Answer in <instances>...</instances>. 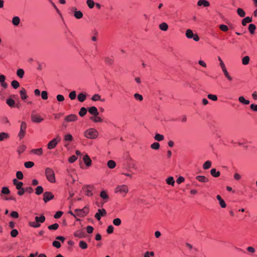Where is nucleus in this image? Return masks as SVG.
Returning <instances> with one entry per match:
<instances>
[{"instance_id":"obj_49","label":"nucleus","mask_w":257,"mask_h":257,"mask_svg":"<svg viewBox=\"0 0 257 257\" xmlns=\"http://www.w3.org/2000/svg\"><path fill=\"white\" fill-rule=\"evenodd\" d=\"M154 139L157 141H162L164 139V137L163 135L157 134L155 135Z\"/></svg>"},{"instance_id":"obj_24","label":"nucleus","mask_w":257,"mask_h":257,"mask_svg":"<svg viewBox=\"0 0 257 257\" xmlns=\"http://www.w3.org/2000/svg\"><path fill=\"white\" fill-rule=\"evenodd\" d=\"M20 94L21 96V98L22 100L26 99L28 97L27 95L26 90L24 88H22V89L20 91Z\"/></svg>"},{"instance_id":"obj_28","label":"nucleus","mask_w":257,"mask_h":257,"mask_svg":"<svg viewBox=\"0 0 257 257\" xmlns=\"http://www.w3.org/2000/svg\"><path fill=\"white\" fill-rule=\"evenodd\" d=\"M252 21V17H246L242 20L241 24L243 26H246L247 23Z\"/></svg>"},{"instance_id":"obj_50","label":"nucleus","mask_w":257,"mask_h":257,"mask_svg":"<svg viewBox=\"0 0 257 257\" xmlns=\"http://www.w3.org/2000/svg\"><path fill=\"white\" fill-rule=\"evenodd\" d=\"M166 182L168 185L173 186L175 183V181L173 177L170 176L166 179Z\"/></svg>"},{"instance_id":"obj_33","label":"nucleus","mask_w":257,"mask_h":257,"mask_svg":"<svg viewBox=\"0 0 257 257\" xmlns=\"http://www.w3.org/2000/svg\"><path fill=\"white\" fill-rule=\"evenodd\" d=\"M159 28L162 31H166L168 29V25L166 23L163 22L159 25Z\"/></svg>"},{"instance_id":"obj_15","label":"nucleus","mask_w":257,"mask_h":257,"mask_svg":"<svg viewBox=\"0 0 257 257\" xmlns=\"http://www.w3.org/2000/svg\"><path fill=\"white\" fill-rule=\"evenodd\" d=\"M88 112L92 115H98L99 114V112L98 111L97 108L95 106H91L88 108Z\"/></svg>"},{"instance_id":"obj_9","label":"nucleus","mask_w":257,"mask_h":257,"mask_svg":"<svg viewBox=\"0 0 257 257\" xmlns=\"http://www.w3.org/2000/svg\"><path fill=\"white\" fill-rule=\"evenodd\" d=\"M31 117L32 121L35 123H40L44 119L40 115L35 114L34 112L32 113Z\"/></svg>"},{"instance_id":"obj_43","label":"nucleus","mask_w":257,"mask_h":257,"mask_svg":"<svg viewBox=\"0 0 257 257\" xmlns=\"http://www.w3.org/2000/svg\"><path fill=\"white\" fill-rule=\"evenodd\" d=\"M211 162L210 161H206L203 165V168L204 170H207L210 168L211 166Z\"/></svg>"},{"instance_id":"obj_53","label":"nucleus","mask_w":257,"mask_h":257,"mask_svg":"<svg viewBox=\"0 0 257 257\" xmlns=\"http://www.w3.org/2000/svg\"><path fill=\"white\" fill-rule=\"evenodd\" d=\"M34 163L32 161L26 162L24 163V166L26 168H31L34 166Z\"/></svg>"},{"instance_id":"obj_41","label":"nucleus","mask_w":257,"mask_h":257,"mask_svg":"<svg viewBox=\"0 0 257 257\" xmlns=\"http://www.w3.org/2000/svg\"><path fill=\"white\" fill-rule=\"evenodd\" d=\"M107 167L110 169H113L116 166L115 162L113 160H109L107 163Z\"/></svg>"},{"instance_id":"obj_46","label":"nucleus","mask_w":257,"mask_h":257,"mask_svg":"<svg viewBox=\"0 0 257 257\" xmlns=\"http://www.w3.org/2000/svg\"><path fill=\"white\" fill-rule=\"evenodd\" d=\"M249 60H250L249 57L248 56H245L243 57L242 59V63L244 65H246L249 63Z\"/></svg>"},{"instance_id":"obj_22","label":"nucleus","mask_w":257,"mask_h":257,"mask_svg":"<svg viewBox=\"0 0 257 257\" xmlns=\"http://www.w3.org/2000/svg\"><path fill=\"white\" fill-rule=\"evenodd\" d=\"M90 119L95 123L102 122L103 121V119L98 115L91 116Z\"/></svg>"},{"instance_id":"obj_29","label":"nucleus","mask_w":257,"mask_h":257,"mask_svg":"<svg viewBox=\"0 0 257 257\" xmlns=\"http://www.w3.org/2000/svg\"><path fill=\"white\" fill-rule=\"evenodd\" d=\"M17 75L18 77L22 79L24 77L25 74V71L24 69L22 68H19L17 70L16 72Z\"/></svg>"},{"instance_id":"obj_45","label":"nucleus","mask_w":257,"mask_h":257,"mask_svg":"<svg viewBox=\"0 0 257 257\" xmlns=\"http://www.w3.org/2000/svg\"><path fill=\"white\" fill-rule=\"evenodd\" d=\"M87 113V109L84 107H82L80 108V111H79V115L81 117L84 116Z\"/></svg>"},{"instance_id":"obj_51","label":"nucleus","mask_w":257,"mask_h":257,"mask_svg":"<svg viewBox=\"0 0 257 257\" xmlns=\"http://www.w3.org/2000/svg\"><path fill=\"white\" fill-rule=\"evenodd\" d=\"M160 145L159 143L155 142L151 145V148L153 150H157L160 148Z\"/></svg>"},{"instance_id":"obj_31","label":"nucleus","mask_w":257,"mask_h":257,"mask_svg":"<svg viewBox=\"0 0 257 257\" xmlns=\"http://www.w3.org/2000/svg\"><path fill=\"white\" fill-rule=\"evenodd\" d=\"M225 77L230 81L232 80V77L229 75L226 68L222 69Z\"/></svg>"},{"instance_id":"obj_11","label":"nucleus","mask_w":257,"mask_h":257,"mask_svg":"<svg viewBox=\"0 0 257 257\" xmlns=\"http://www.w3.org/2000/svg\"><path fill=\"white\" fill-rule=\"evenodd\" d=\"M78 119V116L75 114H71L67 115L64 118V121L66 122H71L76 121Z\"/></svg>"},{"instance_id":"obj_40","label":"nucleus","mask_w":257,"mask_h":257,"mask_svg":"<svg viewBox=\"0 0 257 257\" xmlns=\"http://www.w3.org/2000/svg\"><path fill=\"white\" fill-rule=\"evenodd\" d=\"M74 16L77 19H80L82 18L83 14L80 11H75L74 14Z\"/></svg>"},{"instance_id":"obj_37","label":"nucleus","mask_w":257,"mask_h":257,"mask_svg":"<svg viewBox=\"0 0 257 257\" xmlns=\"http://www.w3.org/2000/svg\"><path fill=\"white\" fill-rule=\"evenodd\" d=\"M43 188L41 186H38L35 189V194L39 195L43 192Z\"/></svg>"},{"instance_id":"obj_19","label":"nucleus","mask_w":257,"mask_h":257,"mask_svg":"<svg viewBox=\"0 0 257 257\" xmlns=\"http://www.w3.org/2000/svg\"><path fill=\"white\" fill-rule=\"evenodd\" d=\"M197 5L198 6H203L204 7H207L210 6V3L207 0H199L197 2Z\"/></svg>"},{"instance_id":"obj_26","label":"nucleus","mask_w":257,"mask_h":257,"mask_svg":"<svg viewBox=\"0 0 257 257\" xmlns=\"http://www.w3.org/2000/svg\"><path fill=\"white\" fill-rule=\"evenodd\" d=\"M13 182L17 189H21V187H22L23 185V183L22 182L18 181L17 179H14Z\"/></svg>"},{"instance_id":"obj_1","label":"nucleus","mask_w":257,"mask_h":257,"mask_svg":"<svg viewBox=\"0 0 257 257\" xmlns=\"http://www.w3.org/2000/svg\"><path fill=\"white\" fill-rule=\"evenodd\" d=\"M129 189L128 186L125 184H121L117 185L114 190L115 194H118L122 197H125L128 192Z\"/></svg>"},{"instance_id":"obj_4","label":"nucleus","mask_w":257,"mask_h":257,"mask_svg":"<svg viewBox=\"0 0 257 257\" xmlns=\"http://www.w3.org/2000/svg\"><path fill=\"white\" fill-rule=\"evenodd\" d=\"M45 175L49 182L50 183H55L56 182L55 174L52 169L47 168L45 170Z\"/></svg>"},{"instance_id":"obj_14","label":"nucleus","mask_w":257,"mask_h":257,"mask_svg":"<svg viewBox=\"0 0 257 257\" xmlns=\"http://www.w3.org/2000/svg\"><path fill=\"white\" fill-rule=\"evenodd\" d=\"M74 235L75 237L81 238L85 237V233L83 229H79L74 232Z\"/></svg>"},{"instance_id":"obj_52","label":"nucleus","mask_w":257,"mask_h":257,"mask_svg":"<svg viewBox=\"0 0 257 257\" xmlns=\"http://www.w3.org/2000/svg\"><path fill=\"white\" fill-rule=\"evenodd\" d=\"M64 140L66 142H71L73 140V137L71 134H68L64 136Z\"/></svg>"},{"instance_id":"obj_23","label":"nucleus","mask_w":257,"mask_h":257,"mask_svg":"<svg viewBox=\"0 0 257 257\" xmlns=\"http://www.w3.org/2000/svg\"><path fill=\"white\" fill-rule=\"evenodd\" d=\"M217 199L219 201V205L221 208H225L226 206L225 202L222 199L219 195L216 196Z\"/></svg>"},{"instance_id":"obj_5","label":"nucleus","mask_w":257,"mask_h":257,"mask_svg":"<svg viewBox=\"0 0 257 257\" xmlns=\"http://www.w3.org/2000/svg\"><path fill=\"white\" fill-rule=\"evenodd\" d=\"M82 190L84 192L85 195L87 197L93 196L94 190L93 186L90 185H85L82 187Z\"/></svg>"},{"instance_id":"obj_27","label":"nucleus","mask_w":257,"mask_h":257,"mask_svg":"<svg viewBox=\"0 0 257 257\" xmlns=\"http://www.w3.org/2000/svg\"><path fill=\"white\" fill-rule=\"evenodd\" d=\"M211 175L214 177H218L220 176V173L219 171H217L216 169L213 168L210 170Z\"/></svg>"},{"instance_id":"obj_3","label":"nucleus","mask_w":257,"mask_h":257,"mask_svg":"<svg viewBox=\"0 0 257 257\" xmlns=\"http://www.w3.org/2000/svg\"><path fill=\"white\" fill-rule=\"evenodd\" d=\"M84 136L87 139H95L98 137V133L95 128H90L84 132Z\"/></svg>"},{"instance_id":"obj_60","label":"nucleus","mask_w":257,"mask_h":257,"mask_svg":"<svg viewBox=\"0 0 257 257\" xmlns=\"http://www.w3.org/2000/svg\"><path fill=\"white\" fill-rule=\"evenodd\" d=\"M11 235L12 237H16L18 234V231L16 229H13L11 231Z\"/></svg>"},{"instance_id":"obj_21","label":"nucleus","mask_w":257,"mask_h":257,"mask_svg":"<svg viewBox=\"0 0 257 257\" xmlns=\"http://www.w3.org/2000/svg\"><path fill=\"white\" fill-rule=\"evenodd\" d=\"M91 100L94 101L100 100L101 102H104L105 99L104 98L101 99V96L99 94H95L91 97Z\"/></svg>"},{"instance_id":"obj_56","label":"nucleus","mask_w":257,"mask_h":257,"mask_svg":"<svg viewBox=\"0 0 257 257\" xmlns=\"http://www.w3.org/2000/svg\"><path fill=\"white\" fill-rule=\"evenodd\" d=\"M113 224L115 226H119L121 224V221L120 218H116L113 220Z\"/></svg>"},{"instance_id":"obj_7","label":"nucleus","mask_w":257,"mask_h":257,"mask_svg":"<svg viewBox=\"0 0 257 257\" xmlns=\"http://www.w3.org/2000/svg\"><path fill=\"white\" fill-rule=\"evenodd\" d=\"M27 123L25 121H22L21 122L20 132L18 134V137L20 140H22L24 138L26 134V131L27 128Z\"/></svg>"},{"instance_id":"obj_36","label":"nucleus","mask_w":257,"mask_h":257,"mask_svg":"<svg viewBox=\"0 0 257 257\" xmlns=\"http://www.w3.org/2000/svg\"><path fill=\"white\" fill-rule=\"evenodd\" d=\"M20 23V19L18 16H15L13 18L12 23L14 26H18Z\"/></svg>"},{"instance_id":"obj_34","label":"nucleus","mask_w":257,"mask_h":257,"mask_svg":"<svg viewBox=\"0 0 257 257\" xmlns=\"http://www.w3.org/2000/svg\"><path fill=\"white\" fill-rule=\"evenodd\" d=\"M248 29L250 34H254L256 29V26L253 24H250L248 26Z\"/></svg>"},{"instance_id":"obj_57","label":"nucleus","mask_w":257,"mask_h":257,"mask_svg":"<svg viewBox=\"0 0 257 257\" xmlns=\"http://www.w3.org/2000/svg\"><path fill=\"white\" fill-rule=\"evenodd\" d=\"M1 192H2V193H3L4 194H8L10 193V190H9L8 187H4L2 188Z\"/></svg>"},{"instance_id":"obj_17","label":"nucleus","mask_w":257,"mask_h":257,"mask_svg":"<svg viewBox=\"0 0 257 257\" xmlns=\"http://www.w3.org/2000/svg\"><path fill=\"white\" fill-rule=\"evenodd\" d=\"M6 77L4 75H0V84L4 88L8 87V84L5 82Z\"/></svg>"},{"instance_id":"obj_12","label":"nucleus","mask_w":257,"mask_h":257,"mask_svg":"<svg viewBox=\"0 0 257 257\" xmlns=\"http://www.w3.org/2000/svg\"><path fill=\"white\" fill-rule=\"evenodd\" d=\"M106 214V211L105 209H98L97 212L95 214V217L97 220H100L101 216H104Z\"/></svg>"},{"instance_id":"obj_44","label":"nucleus","mask_w":257,"mask_h":257,"mask_svg":"<svg viewBox=\"0 0 257 257\" xmlns=\"http://www.w3.org/2000/svg\"><path fill=\"white\" fill-rule=\"evenodd\" d=\"M59 226V224L57 223H55L52 225H49L48 226V228L51 230H55L58 228Z\"/></svg>"},{"instance_id":"obj_63","label":"nucleus","mask_w":257,"mask_h":257,"mask_svg":"<svg viewBox=\"0 0 257 257\" xmlns=\"http://www.w3.org/2000/svg\"><path fill=\"white\" fill-rule=\"evenodd\" d=\"M52 245L54 247H56L57 248H59L61 247V243L59 241L57 240H54L52 242Z\"/></svg>"},{"instance_id":"obj_42","label":"nucleus","mask_w":257,"mask_h":257,"mask_svg":"<svg viewBox=\"0 0 257 257\" xmlns=\"http://www.w3.org/2000/svg\"><path fill=\"white\" fill-rule=\"evenodd\" d=\"M79 246L82 249H85L87 248L88 245L86 242L83 240H81L79 242Z\"/></svg>"},{"instance_id":"obj_39","label":"nucleus","mask_w":257,"mask_h":257,"mask_svg":"<svg viewBox=\"0 0 257 257\" xmlns=\"http://www.w3.org/2000/svg\"><path fill=\"white\" fill-rule=\"evenodd\" d=\"M86 97V95L83 93H79L77 96V99L81 102H83L85 100Z\"/></svg>"},{"instance_id":"obj_38","label":"nucleus","mask_w":257,"mask_h":257,"mask_svg":"<svg viewBox=\"0 0 257 257\" xmlns=\"http://www.w3.org/2000/svg\"><path fill=\"white\" fill-rule=\"evenodd\" d=\"M238 101L240 103L244 104L247 105V104H249V101L248 100L245 99V98L242 96H239L238 97Z\"/></svg>"},{"instance_id":"obj_8","label":"nucleus","mask_w":257,"mask_h":257,"mask_svg":"<svg viewBox=\"0 0 257 257\" xmlns=\"http://www.w3.org/2000/svg\"><path fill=\"white\" fill-rule=\"evenodd\" d=\"M60 141L61 138L59 136H57L56 138L52 139L47 145L48 149L49 150L53 149L56 147L57 145L60 142Z\"/></svg>"},{"instance_id":"obj_2","label":"nucleus","mask_w":257,"mask_h":257,"mask_svg":"<svg viewBox=\"0 0 257 257\" xmlns=\"http://www.w3.org/2000/svg\"><path fill=\"white\" fill-rule=\"evenodd\" d=\"M35 220V221L30 222L29 225L34 228H38L41 226V223L45 222L46 218L44 215L41 214L40 216H36Z\"/></svg>"},{"instance_id":"obj_58","label":"nucleus","mask_w":257,"mask_h":257,"mask_svg":"<svg viewBox=\"0 0 257 257\" xmlns=\"http://www.w3.org/2000/svg\"><path fill=\"white\" fill-rule=\"evenodd\" d=\"M218 60L219 62V65H220V66L221 69L226 68L225 64L224 63L223 60H222V59L220 57H219V56L218 57Z\"/></svg>"},{"instance_id":"obj_62","label":"nucleus","mask_w":257,"mask_h":257,"mask_svg":"<svg viewBox=\"0 0 257 257\" xmlns=\"http://www.w3.org/2000/svg\"><path fill=\"white\" fill-rule=\"evenodd\" d=\"M114 227L112 225H110L108 226L106 232L108 234H111L113 232Z\"/></svg>"},{"instance_id":"obj_10","label":"nucleus","mask_w":257,"mask_h":257,"mask_svg":"<svg viewBox=\"0 0 257 257\" xmlns=\"http://www.w3.org/2000/svg\"><path fill=\"white\" fill-rule=\"evenodd\" d=\"M54 197L53 194L51 192L47 191L43 194V201L45 203H47L53 199Z\"/></svg>"},{"instance_id":"obj_64","label":"nucleus","mask_w":257,"mask_h":257,"mask_svg":"<svg viewBox=\"0 0 257 257\" xmlns=\"http://www.w3.org/2000/svg\"><path fill=\"white\" fill-rule=\"evenodd\" d=\"M10 216L14 218H18L19 216V213L17 211H13L10 213Z\"/></svg>"},{"instance_id":"obj_55","label":"nucleus","mask_w":257,"mask_h":257,"mask_svg":"<svg viewBox=\"0 0 257 257\" xmlns=\"http://www.w3.org/2000/svg\"><path fill=\"white\" fill-rule=\"evenodd\" d=\"M86 4L90 9H92L95 5V3L93 0H87Z\"/></svg>"},{"instance_id":"obj_35","label":"nucleus","mask_w":257,"mask_h":257,"mask_svg":"<svg viewBox=\"0 0 257 257\" xmlns=\"http://www.w3.org/2000/svg\"><path fill=\"white\" fill-rule=\"evenodd\" d=\"M194 35L192 30L191 29H187L186 30L185 35L187 38L192 39V38H193Z\"/></svg>"},{"instance_id":"obj_59","label":"nucleus","mask_w":257,"mask_h":257,"mask_svg":"<svg viewBox=\"0 0 257 257\" xmlns=\"http://www.w3.org/2000/svg\"><path fill=\"white\" fill-rule=\"evenodd\" d=\"M41 97L44 100L48 99V92L47 91L44 90L41 92Z\"/></svg>"},{"instance_id":"obj_48","label":"nucleus","mask_w":257,"mask_h":257,"mask_svg":"<svg viewBox=\"0 0 257 257\" xmlns=\"http://www.w3.org/2000/svg\"><path fill=\"white\" fill-rule=\"evenodd\" d=\"M26 146L22 145L20 146V147H19V148H18V150H17V152L18 153V154L19 155H20L22 153H23L26 150Z\"/></svg>"},{"instance_id":"obj_32","label":"nucleus","mask_w":257,"mask_h":257,"mask_svg":"<svg viewBox=\"0 0 257 257\" xmlns=\"http://www.w3.org/2000/svg\"><path fill=\"white\" fill-rule=\"evenodd\" d=\"M6 103L11 107L15 106V101L12 98H8L6 100Z\"/></svg>"},{"instance_id":"obj_20","label":"nucleus","mask_w":257,"mask_h":257,"mask_svg":"<svg viewBox=\"0 0 257 257\" xmlns=\"http://www.w3.org/2000/svg\"><path fill=\"white\" fill-rule=\"evenodd\" d=\"M83 160L86 166L89 167L91 165V160L87 155L83 156Z\"/></svg>"},{"instance_id":"obj_54","label":"nucleus","mask_w":257,"mask_h":257,"mask_svg":"<svg viewBox=\"0 0 257 257\" xmlns=\"http://www.w3.org/2000/svg\"><path fill=\"white\" fill-rule=\"evenodd\" d=\"M11 85L14 89H17L20 86V83L17 80H13L11 82Z\"/></svg>"},{"instance_id":"obj_30","label":"nucleus","mask_w":257,"mask_h":257,"mask_svg":"<svg viewBox=\"0 0 257 257\" xmlns=\"http://www.w3.org/2000/svg\"><path fill=\"white\" fill-rule=\"evenodd\" d=\"M31 152L36 155L41 156L43 154V150L42 148L33 149Z\"/></svg>"},{"instance_id":"obj_25","label":"nucleus","mask_w":257,"mask_h":257,"mask_svg":"<svg viewBox=\"0 0 257 257\" xmlns=\"http://www.w3.org/2000/svg\"><path fill=\"white\" fill-rule=\"evenodd\" d=\"M10 138V135L5 132L0 133V141H3Z\"/></svg>"},{"instance_id":"obj_47","label":"nucleus","mask_w":257,"mask_h":257,"mask_svg":"<svg viewBox=\"0 0 257 257\" xmlns=\"http://www.w3.org/2000/svg\"><path fill=\"white\" fill-rule=\"evenodd\" d=\"M237 13L240 17H242V18L245 17V11L241 8L237 9Z\"/></svg>"},{"instance_id":"obj_6","label":"nucleus","mask_w":257,"mask_h":257,"mask_svg":"<svg viewBox=\"0 0 257 257\" xmlns=\"http://www.w3.org/2000/svg\"><path fill=\"white\" fill-rule=\"evenodd\" d=\"M74 212L76 214V216L84 217L88 213V208L87 206H85L82 209H76L74 210Z\"/></svg>"},{"instance_id":"obj_13","label":"nucleus","mask_w":257,"mask_h":257,"mask_svg":"<svg viewBox=\"0 0 257 257\" xmlns=\"http://www.w3.org/2000/svg\"><path fill=\"white\" fill-rule=\"evenodd\" d=\"M100 197L104 201V202H107L109 199V196L107 194V191L105 190H103L100 191L99 194Z\"/></svg>"},{"instance_id":"obj_61","label":"nucleus","mask_w":257,"mask_h":257,"mask_svg":"<svg viewBox=\"0 0 257 257\" xmlns=\"http://www.w3.org/2000/svg\"><path fill=\"white\" fill-rule=\"evenodd\" d=\"M134 97L136 100L142 101L143 99V97L142 95L139 93H135L134 94Z\"/></svg>"},{"instance_id":"obj_18","label":"nucleus","mask_w":257,"mask_h":257,"mask_svg":"<svg viewBox=\"0 0 257 257\" xmlns=\"http://www.w3.org/2000/svg\"><path fill=\"white\" fill-rule=\"evenodd\" d=\"M196 179L202 183H207L209 181V179L204 176L198 175L196 176Z\"/></svg>"},{"instance_id":"obj_16","label":"nucleus","mask_w":257,"mask_h":257,"mask_svg":"<svg viewBox=\"0 0 257 257\" xmlns=\"http://www.w3.org/2000/svg\"><path fill=\"white\" fill-rule=\"evenodd\" d=\"M103 60L105 63V64L109 66H111L114 63V60L113 59L109 56H105L103 58Z\"/></svg>"}]
</instances>
